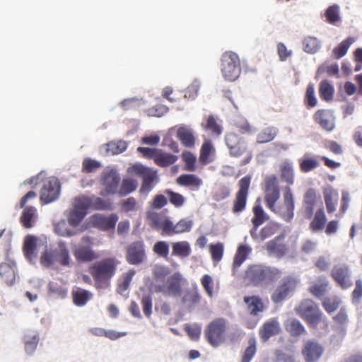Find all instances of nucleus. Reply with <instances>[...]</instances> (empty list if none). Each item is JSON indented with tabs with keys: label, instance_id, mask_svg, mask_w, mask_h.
Here are the masks:
<instances>
[{
	"label": "nucleus",
	"instance_id": "8",
	"mask_svg": "<svg viewBox=\"0 0 362 362\" xmlns=\"http://www.w3.org/2000/svg\"><path fill=\"white\" fill-rule=\"evenodd\" d=\"M251 179V176L247 175L238 181V189L232 204L233 214H240L246 209Z\"/></svg>",
	"mask_w": 362,
	"mask_h": 362
},
{
	"label": "nucleus",
	"instance_id": "49",
	"mask_svg": "<svg viewBox=\"0 0 362 362\" xmlns=\"http://www.w3.org/2000/svg\"><path fill=\"white\" fill-rule=\"evenodd\" d=\"M341 302V299L339 296H333L324 298L322 302V305L325 311L330 314L339 308Z\"/></svg>",
	"mask_w": 362,
	"mask_h": 362
},
{
	"label": "nucleus",
	"instance_id": "15",
	"mask_svg": "<svg viewBox=\"0 0 362 362\" xmlns=\"http://www.w3.org/2000/svg\"><path fill=\"white\" fill-rule=\"evenodd\" d=\"M182 275L178 272L175 273L168 279L166 283L156 284L155 291L168 296H180L182 293Z\"/></svg>",
	"mask_w": 362,
	"mask_h": 362
},
{
	"label": "nucleus",
	"instance_id": "4",
	"mask_svg": "<svg viewBox=\"0 0 362 362\" xmlns=\"http://www.w3.org/2000/svg\"><path fill=\"white\" fill-rule=\"evenodd\" d=\"M295 310L311 328L316 329L322 320L323 313L318 305L311 299H303Z\"/></svg>",
	"mask_w": 362,
	"mask_h": 362
},
{
	"label": "nucleus",
	"instance_id": "36",
	"mask_svg": "<svg viewBox=\"0 0 362 362\" xmlns=\"http://www.w3.org/2000/svg\"><path fill=\"white\" fill-rule=\"evenodd\" d=\"M73 303L76 306H83L92 298V293L85 289L77 288L71 292Z\"/></svg>",
	"mask_w": 362,
	"mask_h": 362
},
{
	"label": "nucleus",
	"instance_id": "27",
	"mask_svg": "<svg viewBox=\"0 0 362 362\" xmlns=\"http://www.w3.org/2000/svg\"><path fill=\"white\" fill-rule=\"evenodd\" d=\"M176 136L186 148H193L195 145L194 132L188 127H180L177 130Z\"/></svg>",
	"mask_w": 362,
	"mask_h": 362
},
{
	"label": "nucleus",
	"instance_id": "61",
	"mask_svg": "<svg viewBox=\"0 0 362 362\" xmlns=\"http://www.w3.org/2000/svg\"><path fill=\"white\" fill-rule=\"evenodd\" d=\"M201 284L205 291L206 295L209 298L214 296V282L211 276L209 274H204L200 280Z\"/></svg>",
	"mask_w": 362,
	"mask_h": 362
},
{
	"label": "nucleus",
	"instance_id": "28",
	"mask_svg": "<svg viewBox=\"0 0 362 362\" xmlns=\"http://www.w3.org/2000/svg\"><path fill=\"white\" fill-rule=\"evenodd\" d=\"M317 202V192L313 188H309L303 197V206L305 216L311 218L313 216L314 208Z\"/></svg>",
	"mask_w": 362,
	"mask_h": 362
},
{
	"label": "nucleus",
	"instance_id": "7",
	"mask_svg": "<svg viewBox=\"0 0 362 362\" xmlns=\"http://www.w3.org/2000/svg\"><path fill=\"white\" fill-rule=\"evenodd\" d=\"M128 172L141 177L143 180L140 193H148L158 182L157 170L145 167L141 164H135L129 168Z\"/></svg>",
	"mask_w": 362,
	"mask_h": 362
},
{
	"label": "nucleus",
	"instance_id": "31",
	"mask_svg": "<svg viewBox=\"0 0 362 362\" xmlns=\"http://www.w3.org/2000/svg\"><path fill=\"white\" fill-rule=\"evenodd\" d=\"M176 182L180 186L190 187L193 190L199 189L203 183L202 180L194 174H182L177 178Z\"/></svg>",
	"mask_w": 362,
	"mask_h": 362
},
{
	"label": "nucleus",
	"instance_id": "62",
	"mask_svg": "<svg viewBox=\"0 0 362 362\" xmlns=\"http://www.w3.org/2000/svg\"><path fill=\"white\" fill-rule=\"evenodd\" d=\"M101 166L99 161L87 158L83 160L81 170L84 173H90L100 168Z\"/></svg>",
	"mask_w": 362,
	"mask_h": 362
},
{
	"label": "nucleus",
	"instance_id": "58",
	"mask_svg": "<svg viewBox=\"0 0 362 362\" xmlns=\"http://www.w3.org/2000/svg\"><path fill=\"white\" fill-rule=\"evenodd\" d=\"M48 292L57 298H64L66 296L67 291L56 282L50 281L48 284Z\"/></svg>",
	"mask_w": 362,
	"mask_h": 362
},
{
	"label": "nucleus",
	"instance_id": "40",
	"mask_svg": "<svg viewBox=\"0 0 362 362\" xmlns=\"http://www.w3.org/2000/svg\"><path fill=\"white\" fill-rule=\"evenodd\" d=\"M25 350L29 355L34 353L39 341V337L37 333L30 332L24 336Z\"/></svg>",
	"mask_w": 362,
	"mask_h": 362
},
{
	"label": "nucleus",
	"instance_id": "38",
	"mask_svg": "<svg viewBox=\"0 0 362 362\" xmlns=\"http://www.w3.org/2000/svg\"><path fill=\"white\" fill-rule=\"evenodd\" d=\"M37 238L33 235H28L23 244V252L25 257L31 261L36 257L35 250L37 248Z\"/></svg>",
	"mask_w": 362,
	"mask_h": 362
},
{
	"label": "nucleus",
	"instance_id": "42",
	"mask_svg": "<svg viewBox=\"0 0 362 362\" xmlns=\"http://www.w3.org/2000/svg\"><path fill=\"white\" fill-rule=\"evenodd\" d=\"M286 329L292 337H298L305 332L304 326L296 319L288 320L286 324Z\"/></svg>",
	"mask_w": 362,
	"mask_h": 362
},
{
	"label": "nucleus",
	"instance_id": "55",
	"mask_svg": "<svg viewBox=\"0 0 362 362\" xmlns=\"http://www.w3.org/2000/svg\"><path fill=\"white\" fill-rule=\"evenodd\" d=\"M134 274L135 271L134 269H129L128 272L123 274L122 279L121 282L118 284L117 289L119 293L122 294L129 288L130 283Z\"/></svg>",
	"mask_w": 362,
	"mask_h": 362
},
{
	"label": "nucleus",
	"instance_id": "50",
	"mask_svg": "<svg viewBox=\"0 0 362 362\" xmlns=\"http://www.w3.org/2000/svg\"><path fill=\"white\" fill-rule=\"evenodd\" d=\"M127 148V142L122 140L110 141L106 144L107 153L111 155L119 154L124 152Z\"/></svg>",
	"mask_w": 362,
	"mask_h": 362
},
{
	"label": "nucleus",
	"instance_id": "59",
	"mask_svg": "<svg viewBox=\"0 0 362 362\" xmlns=\"http://www.w3.org/2000/svg\"><path fill=\"white\" fill-rule=\"evenodd\" d=\"M304 50L308 53H315L320 47L319 40L316 37H307L303 40Z\"/></svg>",
	"mask_w": 362,
	"mask_h": 362
},
{
	"label": "nucleus",
	"instance_id": "29",
	"mask_svg": "<svg viewBox=\"0 0 362 362\" xmlns=\"http://www.w3.org/2000/svg\"><path fill=\"white\" fill-rule=\"evenodd\" d=\"M251 250V248L247 245H240L238 246L233 259L232 269L233 276L238 275L240 266L246 260Z\"/></svg>",
	"mask_w": 362,
	"mask_h": 362
},
{
	"label": "nucleus",
	"instance_id": "52",
	"mask_svg": "<svg viewBox=\"0 0 362 362\" xmlns=\"http://www.w3.org/2000/svg\"><path fill=\"white\" fill-rule=\"evenodd\" d=\"M328 284V281L325 279L320 283L313 284L311 285L309 287L308 291L313 296L320 298L326 293Z\"/></svg>",
	"mask_w": 362,
	"mask_h": 362
},
{
	"label": "nucleus",
	"instance_id": "2",
	"mask_svg": "<svg viewBox=\"0 0 362 362\" xmlns=\"http://www.w3.org/2000/svg\"><path fill=\"white\" fill-rule=\"evenodd\" d=\"M119 262L115 257H107L95 262L89 267L97 288H107L115 276Z\"/></svg>",
	"mask_w": 362,
	"mask_h": 362
},
{
	"label": "nucleus",
	"instance_id": "20",
	"mask_svg": "<svg viewBox=\"0 0 362 362\" xmlns=\"http://www.w3.org/2000/svg\"><path fill=\"white\" fill-rule=\"evenodd\" d=\"M225 141L232 156H241L246 151L245 142L237 134L233 132L227 134Z\"/></svg>",
	"mask_w": 362,
	"mask_h": 362
},
{
	"label": "nucleus",
	"instance_id": "39",
	"mask_svg": "<svg viewBox=\"0 0 362 362\" xmlns=\"http://www.w3.org/2000/svg\"><path fill=\"white\" fill-rule=\"evenodd\" d=\"M215 153V148L213 146L211 141H205L202 144L200 149V155H199V162L202 165H206L212 161L211 159V156L214 155Z\"/></svg>",
	"mask_w": 362,
	"mask_h": 362
},
{
	"label": "nucleus",
	"instance_id": "23",
	"mask_svg": "<svg viewBox=\"0 0 362 362\" xmlns=\"http://www.w3.org/2000/svg\"><path fill=\"white\" fill-rule=\"evenodd\" d=\"M266 250L270 255L278 258L283 257L288 252L287 246L284 243V237L280 235L269 241L266 245Z\"/></svg>",
	"mask_w": 362,
	"mask_h": 362
},
{
	"label": "nucleus",
	"instance_id": "3",
	"mask_svg": "<svg viewBox=\"0 0 362 362\" xmlns=\"http://www.w3.org/2000/svg\"><path fill=\"white\" fill-rule=\"evenodd\" d=\"M40 262L45 267H51L55 264L69 267L71 258L66 243L59 242L56 247L46 249L40 256Z\"/></svg>",
	"mask_w": 362,
	"mask_h": 362
},
{
	"label": "nucleus",
	"instance_id": "17",
	"mask_svg": "<svg viewBox=\"0 0 362 362\" xmlns=\"http://www.w3.org/2000/svg\"><path fill=\"white\" fill-rule=\"evenodd\" d=\"M146 257L144 244L142 241L132 243L127 248L126 259L132 265L142 263Z\"/></svg>",
	"mask_w": 362,
	"mask_h": 362
},
{
	"label": "nucleus",
	"instance_id": "53",
	"mask_svg": "<svg viewBox=\"0 0 362 362\" xmlns=\"http://www.w3.org/2000/svg\"><path fill=\"white\" fill-rule=\"evenodd\" d=\"M164 193L168 197L169 202L175 207L180 208L182 206L185 202V198L180 193L175 192L171 189H165Z\"/></svg>",
	"mask_w": 362,
	"mask_h": 362
},
{
	"label": "nucleus",
	"instance_id": "60",
	"mask_svg": "<svg viewBox=\"0 0 362 362\" xmlns=\"http://www.w3.org/2000/svg\"><path fill=\"white\" fill-rule=\"evenodd\" d=\"M327 21L330 24H335L339 21V8L337 5L330 6L325 13Z\"/></svg>",
	"mask_w": 362,
	"mask_h": 362
},
{
	"label": "nucleus",
	"instance_id": "11",
	"mask_svg": "<svg viewBox=\"0 0 362 362\" xmlns=\"http://www.w3.org/2000/svg\"><path fill=\"white\" fill-rule=\"evenodd\" d=\"M264 202L269 210H274V205L280 197L277 177L275 175L267 176L264 180Z\"/></svg>",
	"mask_w": 362,
	"mask_h": 362
},
{
	"label": "nucleus",
	"instance_id": "57",
	"mask_svg": "<svg viewBox=\"0 0 362 362\" xmlns=\"http://www.w3.org/2000/svg\"><path fill=\"white\" fill-rule=\"evenodd\" d=\"M317 98L315 95V88L313 83H309L304 98V103L308 108H312L317 105Z\"/></svg>",
	"mask_w": 362,
	"mask_h": 362
},
{
	"label": "nucleus",
	"instance_id": "32",
	"mask_svg": "<svg viewBox=\"0 0 362 362\" xmlns=\"http://www.w3.org/2000/svg\"><path fill=\"white\" fill-rule=\"evenodd\" d=\"M243 300L252 315H257L259 313L263 312L264 309L262 300L258 296H245Z\"/></svg>",
	"mask_w": 362,
	"mask_h": 362
},
{
	"label": "nucleus",
	"instance_id": "21",
	"mask_svg": "<svg viewBox=\"0 0 362 362\" xmlns=\"http://www.w3.org/2000/svg\"><path fill=\"white\" fill-rule=\"evenodd\" d=\"M323 347L317 341H308L303 349L302 354L306 362H315L322 355Z\"/></svg>",
	"mask_w": 362,
	"mask_h": 362
},
{
	"label": "nucleus",
	"instance_id": "48",
	"mask_svg": "<svg viewBox=\"0 0 362 362\" xmlns=\"http://www.w3.org/2000/svg\"><path fill=\"white\" fill-rule=\"evenodd\" d=\"M191 253L189 244L186 241L177 242L173 245L172 254L180 257H188Z\"/></svg>",
	"mask_w": 362,
	"mask_h": 362
},
{
	"label": "nucleus",
	"instance_id": "1",
	"mask_svg": "<svg viewBox=\"0 0 362 362\" xmlns=\"http://www.w3.org/2000/svg\"><path fill=\"white\" fill-rule=\"evenodd\" d=\"M282 275V271L274 267L250 264L245 269L243 279L249 285L258 286L265 282H273Z\"/></svg>",
	"mask_w": 362,
	"mask_h": 362
},
{
	"label": "nucleus",
	"instance_id": "44",
	"mask_svg": "<svg viewBox=\"0 0 362 362\" xmlns=\"http://www.w3.org/2000/svg\"><path fill=\"white\" fill-rule=\"evenodd\" d=\"M137 185L136 180L130 177L124 178L120 187L118 189L117 193L120 197H124L135 191L137 188Z\"/></svg>",
	"mask_w": 362,
	"mask_h": 362
},
{
	"label": "nucleus",
	"instance_id": "41",
	"mask_svg": "<svg viewBox=\"0 0 362 362\" xmlns=\"http://www.w3.org/2000/svg\"><path fill=\"white\" fill-rule=\"evenodd\" d=\"M334 92V87L328 81L323 80L320 82L319 94L322 100L327 102L332 100Z\"/></svg>",
	"mask_w": 362,
	"mask_h": 362
},
{
	"label": "nucleus",
	"instance_id": "37",
	"mask_svg": "<svg viewBox=\"0 0 362 362\" xmlns=\"http://www.w3.org/2000/svg\"><path fill=\"white\" fill-rule=\"evenodd\" d=\"M178 158L177 156L170 153H166L159 148L158 153L155 159V164L159 167L165 168L174 164Z\"/></svg>",
	"mask_w": 362,
	"mask_h": 362
},
{
	"label": "nucleus",
	"instance_id": "14",
	"mask_svg": "<svg viewBox=\"0 0 362 362\" xmlns=\"http://www.w3.org/2000/svg\"><path fill=\"white\" fill-rule=\"evenodd\" d=\"M284 202L282 206L276 208L271 211L278 214L284 221H291L294 216L295 203L292 191L289 187H286L284 189L283 194Z\"/></svg>",
	"mask_w": 362,
	"mask_h": 362
},
{
	"label": "nucleus",
	"instance_id": "47",
	"mask_svg": "<svg viewBox=\"0 0 362 362\" xmlns=\"http://www.w3.org/2000/svg\"><path fill=\"white\" fill-rule=\"evenodd\" d=\"M200 300L201 295L197 288L194 290L187 291L182 298V303L189 308H192L197 305Z\"/></svg>",
	"mask_w": 362,
	"mask_h": 362
},
{
	"label": "nucleus",
	"instance_id": "9",
	"mask_svg": "<svg viewBox=\"0 0 362 362\" xmlns=\"http://www.w3.org/2000/svg\"><path fill=\"white\" fill-rule=\"evenodd\" d=\"M227 328L226 320L216 318L211 322L205 329L207 341L214 347L218 346L225 341V333Z\"/></svg>",
	"mask_w": 362,
	"mask_h": 362
},
{
	"label": "nucleus",
	"instance_id": "34",
	"mask_svg": "<svg viewBox=\"0 0 362 362\" xmlns=\"http://www.w3.org/2000/svg\"><path fill=\"white\" fill-rule=\"evenodd\" d=\"M327 217L324 209L320 208L316 211L313 219L310 223L309 228L315 233L322 231L325 227Z\"/></svg>",
	"mask_w": 362,
	"mask_h": 362
},
{
	"label": "nucleus",
	"instance_id": "26",
	"mask_svg": "<svg viewBox=\"0 0 362 362\" xmlns=\"http://www.w3.org/2000/svg\"><path fill=\"white\" fill-rule=\"evenodd\" d=\"M281 328L276 320L265 322L259 329V334L263 341H267L270 337L279 334Z\"/></svg>",
	"mask_w": 362,
	"mask_h": 362
},
{
	"label": "nucleus",
	"instance_id": "16",
	"mask_svg": "<svg viewBox=\"0 0 362 362\" xmlns=\"http://www.w3.org/2000/svg\"><path fill=\"white\" fill-rule=\"evenodd\" d=\"M60 192V183L57 178L51 177L46 180L40 192V200L43 204H49L56 200Z\"/></svg>",
	"mask_w": 362,
	"mask_h": 362
},
{
	"label": "nucleus",
	"instance_id": "5",
	"mask_svg": "<svg viewBox=\"0 0 362 362\" xmlns=\"http://www.w3.org/2000/svg\"><path fill=\"white\" fill-rule=\"evenodd\" d=\"M221 61V73L224 78L229 81H235L241 72L238 55L232 51H226L222 54Z\"/></svg>",
	"mask_w": 362,
	"mask_h": 362
},
{
	"label": "nucleus",
	"instance_id": "33",
	"mask_svg": "<svg viewBox=\"0 0 362 362\" xmlns=\"http://www.w3.org/2000/svg\"><path fill=\"white\" fill-rule=\"evenodd\" d=\"M258 201L259 199L256 201L252 208L253 217L252 218V223L255 231H257V228L269 219V216L264 212L260 203H258Z\"/></svg>",
	"mask_w": 362,
	"mask_h": 362
},
{
	"label": "nucleus",
	"instance_id": "63",
	"mask_svg": "<svg viewBox=\"0 0 362 362\" xmlns=\"http://www.w3.org/2000/svg\"><path fill=\"white\" fill-rule=\"evenodd\" d=\"M182 158L185 163V170L194 171L196 170V156L189 151H185L182 154Z\"/></svg>",
	"mask_w": 362,
	"mask_h": 362
},
{
	"label": "nucleus",
	"instance_id": "64",
	"mask_svg": "<svg viewBox=\"0 0 362 362\" xmlns=\"http://www.w3.org/2000/svg\"><path fill=\"white\" fill-rule=\"evenodd\" d=\"M204 128L215 136H219L222 132L221 126L217 123L216 119L212 115L209 116Z\"/></svg>",
	"mask_w": 362,
	"mask_h": 362
},
{
	"label": "nucleus",
	"instance_id": "43",
	"mask_svg": "<svg viewBox=\"0 0 362 362\" xmlns=\"http://www.w3.org/2000/svg\"><path fill=\"white\" fill-rule=\"evenodd\" d=\"M278 134L277 128L268 127L262 129L257 136V142L259 144L267 143L272 141Z\"/></svg>",
	"mask_w": 362,
	"mask_h": 362
},
{
	"label": "nucleus",
	"instance_id": "22",
	"mask_svg": "<svg viewBox=\"0 0 362 362\" xmlns=\"http://www.w3.org/2000/svg\"><path fill=\"white\" fill-rule=\"evenodd\" d=\"M313 119L317 124L327 132L332 131L335 127L334 117L327 110H317L313 115Z\"/></svg>",
	"mask_w": 362,
	"mask_h": 362
},
{
	"label": "nucleus",
	"instance_id": "51",
	"mask_svg": "<svg viewBox=\"0 0 362 362\" xmlns=\"http://www.w3.org/2000/svg\"><path fill=\"white\" fill-rule=\"evenodd\" d=\"M35 209L33 206L25 207L21 217V222L26 228L33 227L32 220L35 215Z\"/></svg>",
	"mask_w": 362,
	"mask_h": 362
},
{
	"label": "nucleus",
	"instance_id": "19",
	"mask_svg": "<svg viewBox=\"0 0 362 362\" xmlns=\"http://www.w3.org/2000/svg\"><path fill=\"white\" fill-rule=\"evenodd\" d=\"M118 221V216L111 214L110 216L97 214L90 217V222L93 226L103 231L114 229Z\"/></svg>",
	"mask_w": 362,
	"mask_h": 362
},
{
	"label": "nucleus",
	"instance_id": "10",
	"mask_svg": "<svg viewBox=\"0 0 362 362\" xmlns=\"http://www.w3.org/2000/svg\"><path fill=\"white\" fill-rule=\"evenodd\" d=\"M95 238L89 235L81 238L80 244L76 247L73 253L78 262H90L99 258V255L93 250Z\"/></svg>",
	"mask_w": 362,
	"mask_h": 362
},
{
	"label": "nucleus",
	"instance_id": "12",
	"mask_svg": "<svg viewBox=\"0 0 362 362\" xmlns=\"http://www.w3.org/2000/svg\"><path fill=\"white\" fill-rule=\"evenodd\" d=\"M331 276L341 289H348L353 285L351 268L347 264L334 265L331 270Z\"/></svg>",
	"mask_w": 362,
	"mask_h": 362
},
{
	"label": "nucleus",
	"instance_id": "24",
	"mask_svg": "<svg viewBox=\"0 0 362 362\" xmlns=\"http://www.w3.org/2000/svg\"><path fill=\"white\" fill-rule=\"evenodd\" d=\"M84 203L88 209H92L98 211L111 210L112 202L110 199H103L98 197H86L81 196Z\"/></svg>",
	"mask_w": 362,
	"mask_h": 362
},
{
	"label": "nucleus",
	"instance_id": "35",
	"mask_svg": "<svg viewBox=\"0 0 362 362\" xmlns=\"http://www.w3.org/2000/svg\"><path fill=\"white\" fill-rule=\"evenodd\" d=\"M281 179L288 185L294 183V171L293 164L288 160H284L279 165Z\"/></svg>",
	"mask_w": 362,
	"mask_h": 362
},
{
	"label": "nucleus",
	"instance_id": "45",
	"mask_svg": "<svg viewBox=\"0 0 362 362\" xmlns=\"http://www.w3.org/2000/svg\"><path fill=\"white\" fill-rule=\"evenodd\" d=\"M320 165L318 160L315 157L304 156L299 160V168L301 172L308 173L317 168Z\"/></svg>",
	"mask_w": 362,
	"mask_h": 362
},
{
	"label": "nucleus",
	"instance_id": "6",
	"mask_svg": "<svg viewBox=\"0 0 362 362\" xmlns=\"http://www.w3.org/2000/svg\"><path fill=\"white\" fill-rule=\"evenodd\" d=\"M299 279L293 275L284 276L279 283L271 295V299L275 304L285 300L297 288Z\"/></svg>",
	"mask_w": 362,
	"mask_h": 362
},
{
	"label": "nucleus",
	"instance_id": "46",
	"mask_svg": "<svg viewBox=\"0 0 362 362\" xmlns=\"http://www.w3.org/2000/svg\"><path fill=\"white\" fill-rule=\"evenodd\" d=\"M355 40L353 37H349L341 42H340L338 46L334 48L333 49V55L335 59H340L344 57L349 47L354 42Z\"/></svg>",
	"mask_w": 362,
	"mask_h": 362
},
{
	"label": "nucleus",
	"instance_id": "13",
	"mask_svg": "<svg viewBox=\"0 0 362 362\" xmlns=\"http://www.w3.org/2000/svg\"><path fill=\"white\" fill-rule=\"evenodd\" d=\"M120 180V176L115 170H105L100 178V183L104 187L100 192V195L107 197L117 193Z\"/></svg>",
	"mask_w": 362,
	"mask_h": 362
},
{
	"label": "nucleus",
	"instance_id": "30",
	"mask_svg": "<svg viewBox=\"0 0 362 362\" xmlns=\"http://www.w3.org/2000/svg\"><path fill=\"white\" fill-rule=\"evenodd\" d=\"M323 194L327 211L329 214H331L336 211V207L339 200V194L337 190L329 187L324 189Z\"/></svg>",
	"mask_w": 362,
	"mask_h": 362
},
{
	"label": "nucleus",
	"instance_id": "25",
	"mask_svg": "<svg viewBox=\"0 0 362 362\" xmlns=\"http://www.w3.org/2000/svg\"><path fill=\"white\" fill-rule=\"evenodd\" d=\"M0 276L6 285L13 286L16 280V267L14 262L0 264Z\"/></svg>",
	"mask_w": 362,
	"mask_h": 362
},
{
	"label": "nucleus",
	"instance_id": "56",
	"mask_svg": "<svg viewBox=\"0 0 362 362\" xmlns=\"http://www.w3.org/2000/svg\"><path fill=\"white\" fill-rule=\"evenodd\" d=\"M153 276L155 281H163L170 273L168 267L163 265L156 264L153 268Z\"/></svg>",
	"mask_w": 362,
	"mask_h": 362
},
{
	"label": "nucleus",
	"instance_id": "54",
	"mask_svg": "<svg viewBox=\"0 0 362 362\" xmlns=\"http://www.w3.org/2000/svg\"><path fill=\"white\" fill-rule=\"evenodd\" d=\"M257 351L256 339L255 337L248 339V346L244 351L241 362H250Z\"/></svg>",
	"mask_w": 362,
	"mask_h": 362
},
{
	"label": "nucleus",
	"instance_id": "18",
	"mask_svg": "<svg viewBox=\"0 0 362 362\" xmlns=\"http://www.w3.org/2000/svg\"><path fill=\"white\" fill-rule=\"evenodd\" d=\"M88 208L81 197H76L73 209L68 216L69 223L74 227L78 226L87 214Z\"/></svg>",
	"mask_w": 362,
	"mask_h": 362
}]
</instances>
